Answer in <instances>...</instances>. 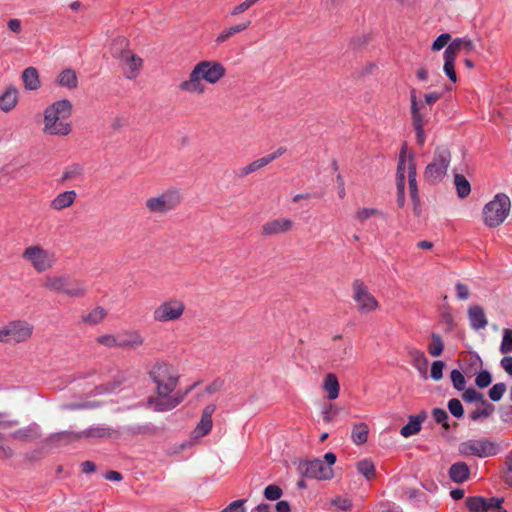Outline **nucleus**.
<instances>
[{"instance_id": "obj_1", "label": "nucleus", "mask_w": 512, "mask_h": 512, "mask_svg": "<svg viewBox=\"0 0 512 512\" xmlns=\"http://www.w3.org/2000/svg\"><path fill=\"white\" fill-rule=\"evenodd\" d=\"M226 75L225 66L216 60H202L191 69L187 79L181 81L178 89L181 92L202 96L207 91V85H215Z\"/></svg>"}, {"instance_id": "obj_2", "label": "nucleus", "mask_w": 512, "mask_h": 512, "mask_svg": "<svg viewBox=\"0 0 512 512\" xmlns=\"http://www.w3.org/2000/svg\"><path fill=\"white\" fill-rule=\"evenodd\" d=\"M72 103L67 99L55 101L44 110L43 133L49 136H67L72 131L69 118Z\"/></svg>"}, {"instance_id": "obj_3", "label": "nucleus", "mask_w": 512, "mask_h": 512, "mask_svg": "<svg viewBox=\"0 0 512 512\" xmlns=\"http://www.w3.org/2000/svg\"><path fill=\"white\" fill-rule=\"evenodd\" d=\"M195 387L191 385L185 390H177V388H156L155 395L149 396L146 401L147 407L156 412H166L180 405L188 393Z\"/></svg>"}, {"instance_id": "obj_4", "label": "nucleus", "mask_w": 512, "mask_h": 512, "mask_svg": "<svg viewBox=\"0 0 512 512\" xmlns=\"http://www.w3.org/2000/svg\"><path fill=\"white\" fill-rule=\"evenodd\" d=\"M44 287L57 294H64L73 298H81L86 294L87 286L82 280L69 275H51L45 278Z\"/></svg>"}, {"instance_id": "obj_5", "label": "nucleus", "mask_w": 512, "mask_h": 512, "mask_svg": "<svg viewBox=\"0 0 512 512\" xmlns=\"http://www.w3.org/2000/svg\"><path fill=\"white\" fill-rule=\"evenodd\" d=\"M511 200L505 193H497L482 210L483 222L489 228L500 226L509 216Z\"/></svg>"}, {"instance_id": "obj_6", "label": "nucleus", "mask_w": 512, "mask_h": 512, "mask_svg": "<svg viewBox=\"0 0 512 512\" xmlns=\"http://www.w3.org/2000/svg\"><path fill=\"white\" fill-rule=\"evenodd\" d=\"M451 162V154L448 148L438 146L433 152L432 160L424 170L425 181L436 184L440 183L447 175Z\"/></svg>"}, {"instance_id": "obj_7", "label": "nucleus", "mask_w": 512, "mask_h": 512, "mask_svg": "<svg viewBox=\"0 0 512 512\" xmlns=\"http://www.w3.org/2000/svg\"><path fill=\"white\" fill-rule=\"evenodd\" d=\"M417 172H416V164L413 154L407 153V146L404 144L401 148L400 154H399V160L397 165V172H396V181H397V188H400V185L405 188V180L406 177L408 178V184H409V191L410 196H413L415 198L416 196V188L417 186V180H416Z\"/></svg>"}, {"instance_id": "obj_8", "label": "nucleus", "mask_w": 512, "mask_h": 512, "mask_svg": "<svg viewBox=\"0 0 512 512\" xmlns=\"http://www.w3.org/2000/svg\"><path fill=\"white\" fill-rule=\"evenodd\" d=\"M459 453L463 456L489 458L498 455L501 451L499 443L488 437L469 439L459 444Z\"/></svg>"}, {"instance_id": "obj_9", "label": "nucleus", "mask_w": 512, "mask_h": 512, "mask_svg": "<svg viewBox=\"0 0 512 512\" xmlns=\"http://www.w3.org/2000/svg\"><path fill=\"white\" fill-rule=\"evenodd\" d=\"M352 299L356 304V309L360 314H370L380 308V302L370 292L369 287L361 279H355L351 285Z\"/></svg>"}, {"instance_id": "obj_10", "label": "nucleus", "mask_w": 512, "mask_h": 512, "mask_svg": "<svg viewBox=\"0 0 512 512\" xmlns=\"http://www.w3.org/2000/svg\"><path fill=\"white\" fill-rule=\"evenodd\" d=\"M149 377L155 384L156 388H177L180 374L178 370L171 364L163 361H157L154 363L149 371Z\"/></svg>"}, {"instance_id": "obj_11", "label": "nucleus", "mask_w": 512, "mask_h": 512, "mask_svg": "<svg viewBox=\"0 0 512 512\" xmlns=\"http://www.w3.org/2000/svg\"><path fill=\"white\" fill-rule=\"evenodd\" d=\"M181 202V194L177 189H168L161 194L146 200L147 209L154 214H166L175 209Z\"/></svg>"}, {"instance_id": "obj_12", "label": "nucleus", "mask_w": 512, "mask_h": 512, "mask_svg": "<svg viewBox=\"0 0 512 512\" xmlns=\"http://www.w3.org/2000/svg\"><path fill=\"white\" fill-rule=\"evenodd\" d=\"M185 310L186 305L183 300L176 297L168 298L155 308L153 319L160 323L178 321L182 318Z\"/></svg>"}, {"instance_id": "obj_13", "label": "nucleus", "mask_w": 512, "mask_h": 512, "mask_svg": "<svg viewBox=\"0 0 512 512\" xmlns=\"http://www.w3.org/2000/svg\"><path fill=\"white\" fill-rule=\"evenodd\" d=\"M336 455L333 452H327L324 460L319 458L307 461L305 463V474L317 480H330L334 477L332 466L336 462Z\"/></svg>"}, {"instance_id": "obj_14", "label": "nucleus", "mask_w": 512, "mask_h": 512, "mask_svg": "<svg viewBox=\"0 0 512 512\" xmlns=\"http://www.w3.org/2000/svg\"><path fill=\"white\" fill-rule=\"evenodd\" d=\"M33 333V326L23 320L11 321L0 329V343H21Z\"/></svg>"}, {"instance_id": "obj_15", "label": "nucleus", "mask_w": 512, "mask_h": 512, "mask_svg": "<svg viewBox=\"0 0 512 512\" xmlns=\"http://www.w3.org/2000/svg\"><path fill=\"white\" fill-rule=\"evenodd\" d=\"M22 258L29 262L39 273L45 272L53 267L54 254L42 248L40 245H31L25 248Z\"/></svg>"}, {"instance_id": "obj_16", "label": "nucleus", "mask_w": 512, "mask_h": 512, "mask_svg": "<svg viewBox=\"0 0 512 512\" xmlns=\"http://www.w3.org/2000/svg\"><path fill=\"white\" fill-rule=\"evenodd\" d=\"M411 101V116L413 121V127L416 132V140L419 145H423L426 140L424 132V117L425 113H422L423 103L419 102L416 96V90L410 91Z\"/></svg>"}, {"instance_id": "obj_17", "label": "nucleus", "mask_w": 512, "mask_h": 512, "mask_svg": "<svg viewBox=\"0 0 512 512\" xmlns=\"http://www.w3.org/2000/svg\"><path fill=\"white\" fill-rule=\"evenodd\" d=\"M294 228V222L285 217H278L266 221L261 226V234L265 237H273L287 234Z\"/></svg>"}, {"instance_id": "obj_18", "label": "nucleus", "mask_w": 512, "mask_h": 512, "mask_svg": "<svg viewBox=\"0 0 512 512\" xmlns=\"http://www.w3.org/2000/svg\"><path fill=\"white\" fill-rule=\"evenodd\" d=\"M502 503L503 498L498 497L486 499L481 496H474L466 499V506L472 512H489L495 509H500Z\"/></svg>"}, {"instance_id": "obj_19", "label": "nucleus", "mask_w": 512, "mask_h": 512, "mask_svg": "<svg viewBox=\"0 0 512 512\" xmlns=\"http://www.w3.org/2000/svg\"><path fill=\"white\" fill-rule=\"evenodd\" d=\"M215 409L216 406L214 404H209L204 407L201 419L193 432L195 438L203 437L211 431L213 426L212 415Z\"/></svg>"}, {"instance_id": "obj_20", "label": "nucleus", "mask_w": 512, "mask_h": 512, "mask_svg": "<svg viewBox=\"0 0 512 512\" xmlns=\"http://www.w3.org/2000/svg\"><path fill=\"white\" fill-rule=\"evenodd\" d=\"M114 433V430L107 425L104 424H96L88 427L85 430L79 431V434L71 435L74 439H82V438H109Z\"/></svg>"}, {"instance_id": "obj_21", "label": "nucleus", "mask_w": 512, "mask_h": 512, "mask_svg": "<svg viewBox=\"0 0 512 512\" xmlns=\"http://www.w3.org/2000/svg\"><path fill=\"white\" fill-rule=\"evenodd\" d=\"M408 356L411 360L412 366L418 371L419 375L423 379H427V370H428V358L425 356V353L417 348H411L408 351Z\"/></svg>"}, {"instance_id": "obj_22", "label": "nucleus", "mask_w": 512, "mask_h": 512, "mask_svg": "<svg viewBox=\"0 0 512 512\" xmlns=\"http://www.w3.org/2000/svg\"><path fill=\"white\" fill-rule=\"evenodd\" d=\"M250 25H251V21L245 20V21L237 23L233 26L223 29L221 32H219L217 34V36L215 38V43L217 45H222L223 43L227 42L231 37H233L235 34L245 31Z\"/></svg>"}, {"instance_id": "obj_23", "label": "nucleus", "mask_w": 512, "mask_h": 512, "mask_svg": "<svg viewBox=\"0 0 512 512\" xmlns=\"http://www.w3.org/2000/svg\"><path fill=\"white\" fill-rule=\"evenodd\" d=\"M77 198L75 190H66L59 193L50 203V207L56 211H61L73 205Z\"/></svg>"}, {"instance_id": "obj_24", "label": "nucleus", "mask_w": 512, "mask_h": 512, "mask_svg": "<svg viewBox=\"0 0 512 512\" xmlns=\"http://www.w3.org/2000/svg\"><path fill=\"white\" fill-rule=\"evenodd\" d=\"M474 49V42L470 38L462 37L452 40L445 50L457 57L462 51L470 54Z\"/></svg>"}, {"instance_id": "obj_25", "label": "nucleus", "mask_w": 512, "mask_h": 512, "mask_svg": "<svg viewBox=\"0 0 512 512\" xmlns=\"http://www.w3.org/2000/svg\"><path fill=\"white\" fill-rule=\"evenodd\" d=\"M468 318L470 325L475 330L484 329L488 322L482 307L473 305L468 309Z\"/></svg>"}, {"instance_id": "obj_26", "label": "nucleus", "mask_w": 512, "mask_h": 512, "mask_svg": "<svg viewBox=\"0 0 512 512\" xmlns=\"http://www.w3.org/2000/svg\"><path fill=\"white\" fill-rule=\"evenodd\" d=\"M426 419V413L423 411L418 415L410 416L408 423L400 430V434L408 438L417 434L421 430V425Z\"/></svg>"}, {"instance_id": "obj_27", "label": "nucleus", "mask_w": 512, "mask_h": 512, "mask_svg": "<svg viewBox=\"0 0 512 512\" xmlns=\"http://www.w3.org/2000/svg\"><path fill=\"white\" fill-rule=\"evenodd\" d=\"M322 389L327 393L329 400H335L339 397L340 384L337 376L334 373H328L325 375Z\"/></svg>"}, {"instance_id": "obj_28", "label": "nucleus", "mask_w": 512, "mask_h": 512, "mask_svg": "<svg viewBox=\"0 0 512 512\" xmlns=\"http://www.w3.org/2000/svg\"><path fill=\"white\" fill-rule=\"evenodd\" d=\"M112 56L128 63V40L125 37L115 38L110 46Z\"/></svg>"}, {"instance_id": "obj_29", "label": "nucleus", "mask_w": 512, "mask_h": 512, "mask_svg": "<svg viewBox=\"0 0 512 512\" xmlns=\"http://www.w3.org/2000/svg\"><path fill=\"white\" fill-rule=\"evenodd\" d=\"M18 102V91L15 87L7 88L2 95H0V110L3 112H10Z\"/></svg>"}, {"instance_id": "obj_30", "label": "nucleus", "mask_w": 512, "mask_h": 512, "mask_svg": "<svg viewBox=\"0 0 512 512\" xmlns=\"http://www.w3.org/2000/svg\"><path fill=\"white\" fill-rule=\"evenodd\" d=\"M40 427L36 423H32L26 427L18 429L11 433V437L13 439H18L22 441H27L30 439H35L40 436Z\"/></svg>"}, {"instance_id": "obj_31", "label": "nucleus", "mask_w": 512, "mask_h": 512, "mask_svg": "<svg viewBox=\"0 0 512 512\" xmlns=\"http://www.w3.org/2000/svg\"><path fill=\"white\" fill-rule=\"evenodd\" d=\"M470 469L465 462L454 463L449 469V477L456 483H462L469 477Z\"/></svg>"}, {"instance_id": "obj_32", "label": "nucleus", "mask_w": 512, "mask_h": 512, "mask_svg": "<svg viewBox=\"0 0 512 512\" xmlns=\"http://www.w3.org/2000/svg\"><path fill=\"white\" fill-rule=\"evenodd\" d=\"M22 80L27 90L34 91L40 87L39 74L34 67H28L23 71Z\"/></svg>"}, {"instance_id": "obj_33", "label": "nucleus", "mask_w": 512, "mask_h": 512, "mask_svg": "<svg viewBox=\"0 0 512 512\" xmlns=\"http://www.w3.org/2000/svg\"><path fill=\"white\" fill-rule=\"evenodd\" d=\"M57 83L61 87H65L68 89H74L77 87L78 79L75 71L73 69H65L63 70L57 78Z\"/></svg>"}, {"instance_id": "obj_34", "label": "nucleus", "mask_w": 512, "mask_h": 512, "mask_svg": "<svg viewBox=\"0 0 512 512\" xmlns=\"http://www.w3.org/2000/svg\"><path fill=\"white\" fill-rule=\"evenodd\" d=\"M369 428L365 423H357L352 428L351 439L354 444L361 445L367 442Z\"/></svg>"}, {"instance_id": "obj_35", "label": "nucleus", "mask_w": 512, "mask_h": 512, "mask_svg": "<svg viewBox=\"0 0 512 512\" xmlns=\"http://www.w3.org/2000/svg\"><path fill=\"white\" fill-rule=\"evenodd\" d=\"M443 59H444L443 71L446 74V76L453 83H455L457 81V74L455 71L456 56L449 53L447 50H445L443 53Z\"/></svg>"}, {"instance_id": "obj_36", "label": "nucleus", "mask_w": 512, "mask_h": 512, "mask_svg": "<svg viewBox=\"0 0 512 512\" xmlns=\"http://www.w3.org/2000/svg\"><path fill=\"white\" fill-rule=\"evenodd\" d=\"M383 213L377 208L373 207H362L356 210L354 214V219L360 223L364 224L367 220L371 219L375 216H382Z\"/></svg>"}, {"instance_id": "obj_37", "label": "nucleus", "mask_w": 512, "mask_h": 512, "mask_svg": "<svg viewBox=\"0 0 512 512\" xmlns=\"http://www.w3.org/2000/svg\"><path fill=\"white\" fill-rule=\"evenodd\" d=\"M427 351L432 357H439L444 351V342L437 333L431 335V341L427 345Z\"/></svg>"}, {"instance_id": "obj_38", "label": "nucleus", "mask_w": 512, "mask_h": 512, "mask_svg": "<svg viewBox=\"0 0 512 512\" xmlns=\"http://www.w3.org/2000/svg\"><path fill=\"white\" fill-rule=\"evenodd\" d=\"M106 316V311L102 307H96L90 313L82 317V322L88 325L100 323Z\"/></svg>"}, {"instance_id": "obj_39", "label": "nucleus", "mask_w": 512, "mask_h": 512, "mask_svg": "<svg viewBox=\"0 0 512 512\" xmlns=\"http://www.w3.org/2000/svg\"><path fill=\"white\" fill-rule=\"evenodd\" d=\"M454 184L457 189V194L460 198H465L470 194V183L463 175L456 174L454 177Z\"/></svg>"}, {"instance_id": "obj_40", "label": "nucleus", "mask_w": 512, "mask_h": 512, "mask_svg": "<svg viewBox=\"0 0 512 512\" xmlns=\"http://www.w3.org/2000/svg\"><path fill=\"white\" fill-rule=\"evenodd\" d=\"M84 173V167L83 165L79 163H74L72 165H69L65 168V170L62 173L61 180L62 181H68L71 179L79 178Z\"/></svg>"}, {"instance_id": "obj_41", "label": "nucleus", "mask_w": 512, "mask_h": 512, "mask_svg": "<svg viewBox=\"0 0 512 512\" xmlns=\"http://www.w3.org/2000/svg\"><path fill=\"white\" fill-rule=\"evenodd\" d=\"M265 166H267L265 160L263 159V157L259 158V159H256L254 161H252L251 163H249L248 165L246 166H243L242 168L239 169V176L241 177H245L261 168H264Z\"/></svg>"}, {"instance_id": "obj_42", "label": "nucleus", "mask_w": 512, "mask_h": 512, "mask_svg": "<svg viewBox=\"0 0 512 512\" xmlns=\"http://www.w3.org/2000/svg\"><path fill=\"white\" fill-rule=\"evenodd\" d=\"M494 411V406L488 402H483L482 408H477L470 414V418L473 421H477L483 418H488Z\"/></svg>"}, {"instance_id": "obj_43", "label": "nucleus", "mask_w": 512, "mask_h": 512, "mask_svg": "<svg viewBox=\"0 0 512 512\" xmlns=\"http://www.w3.org/2000/svg\"><path fill=\"white\" fill-rule=\"evenodd\" d=\"M357 469L366 479L370 480L375 475V466L370 460H361L357 464Z\"/></svg>"}, {"instance_id": "obj_44", "label": "nucleus", "mask_w": 512, "mask_h": 512, "mask_svg": "<svg viewBox=\"0 0 512 512\" xmlns=\"http://www.w3.org/2000/svg\"><path fill=\"white\" fill-rule=\"evenodd\" d=\"M335 340H339L340 343L338 345L339 353H334L333 361L343 360L346 357H350L352 353V346L349 343H345L341 341V336L335 337Z\"/></svg>"}, {"instance_id": "obj_45", "label": "nucleus", "mask_w": 512, "mask_h": 512, "mask_svg": "<svg viewBox=\"0 0 512 512\" xmlns=\"http://www.w3.org/2000/svg\"><path fill=\"white\" fill-rule=\"evenodd\" d=\"M450 378L454 388L458 391H462L465 388L466 380L464 375L458 369H453L450 373Z\"/></svg>"}, {"instance_id": "obj_46", "label": "nucleus", "mask_w": 512, "mask_h": 512, "mask_svg": "<svg viewBox=\"0 0 512 512\" xmlns=\"http://www.w3.org/2000/svg\"><path fill=\"white\" fill-rule=\"evenodd\" d=\"M432 416L437 423L442 424V426L445 430H449V428H450V425L448 424L449 416L444 409L434 408L432 410Z\"/></svg>"}, {"instance_id": "obj_47", "label": "nucleus", "mask_w": 512, "mask_h": 512, "mask_svg": "<svg viewBox=\"0 0 512 512\" xmlns=\"http://www.w3.org/2000/svg\"><path fill=\"white\" fill-rule=\"evenodd\" d=\"M500 352L502 354H508L512 352V330L504 329L503 338L500 345Z\"/></svg>"}, {"instance_id": "obj_48", "label": "nucleus", "mask_w": 512, "mask_h": 512, "mask_svg": "<svg viewBox=\"0 0 512 512\" xmlns=\"http://www.w3.org/2000/svg\"><path fill=\"white\" fill-rule=\"evenodd\" d=\"M283 492L278 485L270 484L264 489V496L267 500L276 501L281 498Z\"/></svg>"}, {"instance_id": "obj_49", "label": "nucleus", "mask_w": 512, "mask_h": 512, "mask_svg": "<svg viewBox=\"0 0 512 512\" xmlns=\"http://www.w3.org/2000/svg\"><path fill=\"white\" fill-rule=\"evenodd\" d=\"M462 398L466 402H485L483 394L474 388L466 389L462 394Z\"/></svg>"}, {"instance_id": "obj_50", "label": "nucleus", "mask_w": 512, "mask_h": 512, "mask_svg": "<svg viewBox=\"0 0 512 512\" xmlns=\"http://www.w3.org/2000/svg\"><path fill=\"white\" fill-rule=\"evenodd\" d=\"M445 368V363L441 360H436L431 365L430 370V377L435 380L439 381L443 377V370Z\"/></svg>"}, {"instance_id": "obj_51", "label": "nucleus", "mask_w": 512, "mask_h": 512, "mask_svg": "<svg viewBox=\"0 0 512 512\" xmlns=\"http://www.w3.org/2000/svg\"><path fill=\"white\" fill-rule=\"evenodd\" d=\"M506 391L505 383H496L489 390V398L492 401H499Z\"/></svg>"}, {"instance_id": "obj_52", "label": "nucleus", "mask_w": 512, "mask_h": 512, "mask_svg": "<svg viewBox=\"0 0 512 512\" xmlns=\"http://www.w3.org/2000/svg\"><path fill=\"white\" fill-rule=\"evenodd\" d=\"M449 412L456 418H461L464 414L463 406L460 400L453 398L448 402Z\"/></svg>"}, {"instance_id": "obj_53", "label": "nucleus", "mask_w": 512, "mask_h": 512, "mask_svg": "<svg viewBox=\"0 0 512 512\" xmlns=\"http://www.w3.org/2000/svg\"><path fill=\"white\" fill-rule=\"evenodd\" d=\"M492 377L491 374L487 370L480 371L475 379V384L479 388H485L491 384Z\"/></svg>"}, {"instance_id": "obj_54", "label": "nucleus", "mask_w": 512, "mask_h": 512, "mask_svg": "<svg viewBox=\"0 0 512 512\" xmlns=\"http://www.w3.org/2000/svg\"><path fill=\"white\" fill-rule=\"evenodd\" d=\"M143 60L137 55L130 54V79L134 78L140 71Z\"/></svg>"}, {"instance_id": "obj_55", "label": "nucleus", "mask_w": 512, "mask_h": 512, "mask_svg": "<svg viewBox=\"0 0 512 512\" xmlns=\"http://www.w3.org/2000/svg\"><path fill=\"white\" fill-rule=\"evenodd\" d=\"M450 40L451 35L449 33H443L434 40L431 49L433 51H439L442 48H444L449 43Z\"/></svg>"}, {"instance_id": "obj_56", "label": "nucleus", "mask_w": 512, "mask_h": 512, "mask_svg": "<svg viewBox=\"0 0 512 512\" xmlns=\"http://www.w3.org/2000/svg\"><path fill=\"white\" fill-rule=\"evenodd\" d=\"M73 434H79V432H73V431H62V432H58V433H54L50 436V439L52 441H58V440H63L64 442L66 443H70V442H74V441H78L79 439H74L71 437V435Z\"/></svg>"}, {"instance_id": "obj_57", "label": "nucleus", "mask_w": 512, "mask_h": 512, "mask_svg": "<svg viewBox=\"0 0 512 512\" xmlns=\"http://www.w3.org/2000/svg\"><path fill=\"white\" fill-rule=\"evenodd\" d=\"M337 413H338V410L336 408H334V406L332 404L328 403V404L324 405V407L322 409L323 421L326 423L333 421L334 418L336 417Z\"/></svg>"}, {"instance_id": "obj_58", "label": "nucleus", "mask_w": 512, "mask_h": 512, "mask_svg": "<svg viewBox=\"0 0 512 512\" xmlns=\"http://www.w3.org/2000/svg\"><path fill=\"white\" fill-rule=\"evenodd\" d=\"M331 504L340 511H347L352 507L351 500L345 497H336L331 501Z\"/></svg>"}, {"instance_id": "obj_59", "label": "nucleus", "mask_w": 512, "mask_h": 512, "mask_svg": "<svg viewBox=\"0 0 512 512\" xmlns=\"http://www.w3.org/2000/svg\"><path fill=\"white\" fill-rule=\"evenodd\" d=\"M254 4L252 3L251 0H244L243 2L235 5L231 11H230V15L231 16H238L242 13H244L245 11L249 10Z\"/></svg>"}, {"instance_id": "obj_60", "label": "nucleus", "mask_w": 512, "mask_h": 512, "mask_svg": "<svg viewBox=\"0 0 512 512\" xmlns=\"http://www.w3.org/2000/svg\"><path fill=\"white\" fill-rule=\"evenodd\" d=\"M456 295L459 300L465 301L470 296V291L467 285L457 282L455 284Z\"/></svg>"}, {"instance_id": "obj_61", "label": "nucleus", "mask_w": 512, "mask_h": 512, "mask_svg": "<svg viewBox=\"0 0 512 512\" xmlns=\"http://www.w3.org/2000/svg\"><path fill=\"white\" fill-rule=\"evenodd\" d=\"M287 149L286 147H279L277 148L274 152L266 155L263 157V159L265 160L266 164H270L271 162H273L274 160L278 159L279 157H281L282 155H284L286 153Z\"/></svg>"}, {"instance_id": "obj_62", "label": "nucleus", "mask_w": 512, "mask_h": 512, "mask_svg": "<svg viewBox=\"0 0 512 512\" xmlns=\"http://www.w3.org/2000/svg\"><path fill=\"white\" fill-rule=\"evenodd\" d=\"M244 503L245 500L243 499L233 501L223 510V512H245L243 508Z\"/></svg>"}, {"instance_id": "obj_63", "label": "nucleus", "mask_w": 512, "mask_h": 512, "mask_svg": "<svg viewBox=\"0 0 512 512\" xmlns=\"http://www.w3.org/2000/svg\"><path fill=\"white\" fill-rule=\"evenodd\" d=\"M143 342L144 337L139 332H130V348L141 346Z\"/></svg>"}, {"instance_id": "obj_64", "label": "nucleus", "mask_w": 512, "mask_h": 512, "mask_svg": "<svg viewBox=\"0 0 512 512\" xmlns=\"http://www.w3.org/2000/svg\"><path fill=\"white\" fill-rule=\"evenodd\" d=\"M98 343L104 345V346H107V347H113L115 346L117 343H116V338L112 335H103V336H100L98 339H97Z\"/></svg>"}]
</instances>
